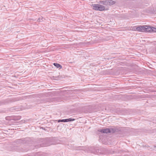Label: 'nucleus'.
I'll return each mask as SVG.
<instances>
[{
    "label": "nucleus",
    "mask_w": 156,
    "mask_h": 156,
    "mask_svg": "<svg viewBox=\"0 0 156 156\" xmlns=\"http://www.w3.org/2000/svg\"><path fill=\"white\" fill-rule=\"evenodd\" d=\"M131 30L133 31H137V27L134 26L131 28Z\"/></svg>",
    "instance_id": "11"
},
{
    "label": "nucleus",
    "mask_w": 156,
    "mask_h": 156,
    "mask_svg": "<svg viewBox=\"0 0 156 156\" xmlns=\"http://www.w3.org/2000/svg\"><path fill=\"white\" fill-rule=\"evenodd\" d=\"M43 19L44 20V19L43 17H41V20H40L41 18H40L39 19H38L37 20L39 22L41 21H43L44 20H43Z\"/></svg>",
    "instance_id": "12"
},
{
    "label": "nucleus",
    "mask_w": 156,
    "mask_h": 156,
    "mask_svg": "<svg viewBox=\"0 0 156 156\" xmlns=\"http://www.w3.org/2000/svg\"><path fill=\"white\" fill-rule=\"evenodd\" d=\"M154 147H156V146H154Z\"/></svg>",
    "instance_id": "18"
},
{
    "label": "nucleus",
    "mask_w": 156,
    "mask_h": 156,
    "mask_svg": "<svg viewBox=\"0 0 156 156\" xmlns=\"http://www.w3.org/2000/svg\"><path fill=\"white\" fill-rule=\"evenodd\" d=\"M25 140L24 138H22L16 140L14 142L16 143L17 144H19L21 143H23L24 142Z\"/></svg>",
    "instance_id": "7"
},
{
    "label": "nucleus",
    "mask_w": 156,
    "mask_h": 156,
    "mask_svg": "<svg viewBox=\"0 0 156 156\" xmlns=\"http://www.w3.org/2000/svg\"><path fill=\"white\" fill-rule=\"evenodd\" d=\"M54 65L56 67L58 68L61 69L62 68V66L60 65L59 64H58L57 63H53Z\"/></svg>",
    "instance_id": "9"
},
{
    "label": "nucleus",
    "mask_w": 156,
    "mask_h": 156,
    "mask_svg": "<svg viewBox=\"0 0 156 156\" xmlns=\"http://www.w3.org/2000/svg\"><path fill=\"white\" fill-rule=\"evenodd\" d=\"M56 58H59L58 57V56H56Z\"/></svg>",
    "instance_id": "16"
},
{
    "label": "nucleus",
    "mask_w": 156,
    "mask_h": 156,
    "mask_svg": "<svg viewBox=\"0 0 156 156\" xmlns=\"http://www.w3.org/2000/svg\"><path fill=\"white\" fill-rule=\"evenodd\" d=\"M102 2H103V1H102ZM103 2V3H104V2Z\"/></svg>",
    "instance_id": "17"
},
{
    "label": "nucleus",
    "mask_w": 156,
    "mask_h": 156,
    "mask_svg": "<svg viewBox=\"0 0 156 156\" xmlns=\"http://www.w3.org/2000/svg\"><path fill=\"white\" fill-rule=\"evenodd\" d=\"M110 133H115L116 131V129L115 128H110Z\"/></svg>",
    "instance_id": "10"
},
{
    "label": "nucleus",
    "mask_w": 156,
    "mask_h": 156,
    "mask_svg": "<svg viewBox=\"0 0 156 156\" xmlns=\"http://www.w3.org/2000/svg\"><path fill=\"white\" fill-rule=\"evenodd\" d=\"M13 56L15 58H21L20 57H17L16 56Z\"/></svg>",
    "instance_id": "14"
},
{
    "label": "nucleus",
    "mask_w": 156,
    "mask_h": 156,
    "mask_svg": "<svg viewBox=\"0 0 156 156\" xmlns=\"http://www.w3.org/2000/svg\"><path fill=\"white\" fill-rule=\"evenodd\" d=\"M52 144H53L51 142V140L49 138H47L44 140V143L41 146V147L46 146Z\"/></svg>",
    "instance_id": "3"
},
{
    "label": "nucleus",
    "mask_w": 156,
    "mask_h": 156,
    "mask_svg": "<svg viewBox=\"0 0 156 156\" xmlns=\"http://www.w3.org/2000/svg\"><path fill=\"white\" fill-rule=\"evenodd\" d=\"M75 120V119L73 118H69L67 119H59L58 120V122H67L70 121H74Z\"/></svg>",
    "instance_id": "4"
},
{
    "label": "nucleus",
    "mask_w": 156,
    "mask_h": 156,
    "mask_svg": "<svg viewBox=\"0 0 156 156\" xmlns=\"http://www.w3.org/2000/svg\"><path fill=\"white\" fill-rule=\"evenodd\" d=\"M98 131L101 132L102 133H110V129L109 128H106L103 129H99L98 130Z\"/></svg>",
    "instance_id": "5"
},
{
    "label": "nucleus",
    "mask_w": 156,
    "mask_h": 156,
    "mask_svg": "<svg viewBox=\"0 0 156 156\" xmlns=\"http://www.w3.org/2000/svg\"><path fill=\"white\" fill-rule=\"evenodd\" d=\"M148 27V26H142L137 27V31L141 32H147V30H148L147 28Z\"/></svg>",
    "instance_id": "2"
},
{
    "label": "nucleus",
    "mask_w": 156,
    "mask_h": 156,
    "mask_svg": "<svg viewBox=\"0 0 156 156\" xmlns=\"http://www.w3.org/2000/svg\"><path fill=\"white\" fill-rule=\"evenodd\" d=\"M147 28L148 29L147 30V32H156V28H154V27H152L151 28L150 27L148 26V27H147Z\"/></svg>",
    "instance_id": "8"
},
{
    "label": "nucleus",
    "mask_w": 156,
    "mask_h": 156,
    "mask_svg": "<svg viewBox=\"0 0 156 156\" xmlns=\"http://www.w3.org/2000/svg\"><path fill=\"white\" fill-rule=\"evenodd\" d=\"M93 9L95 10L100 11H103L105 10V7L102 5L98 4H93Z\"/></svg>",
    "instance_id": "1"
},
{
    "label": "nucleus",
    "mask_w": 156,
    "mask_h": 156,
    "mask_svg": "<svg viewBox=\"0 0 156 156\" xmlns=\"http://www.w3.org/2000/svg\"><path fill=\"white\" fill-rule=\"evenodd\" d=\"M115 2L112 0H110L108 1H106L104 3H103V4L104 5H107L108 4L110 5H112L115 4Z\"/></svg>",
    "instance_id": "6"
},
{
    "label": "nucleus",
    "mask_w": 156,
    "mask_h": 156,
    "mask_svg": "<svg viewBox=\"0 0 156 156\" xmlns=\"http://www.w3.org/2000/svg\"><path fill=\"white\" fill-rule=\"evenodd\" d=\"M70 60H68V63H72L73 62H71L70 61Z\"/></svg>",
    "instance_id": "15"
},
{
    "label": "nucleus",
    "mask_w": 156,
    "mask_h": 156,
    "mask_svg": "<svg viewBox=\"0 0 156 156\" xmlns=\"http://www.w3.org/2000/svg\"><path fill=\"white\" fill-rule=\"evenodd\" d=\"M21 118L20 117H17V118H15L14 119V120H20V119Z\"/></svg>",
    "instance_id": "13"
}]
</instances>
